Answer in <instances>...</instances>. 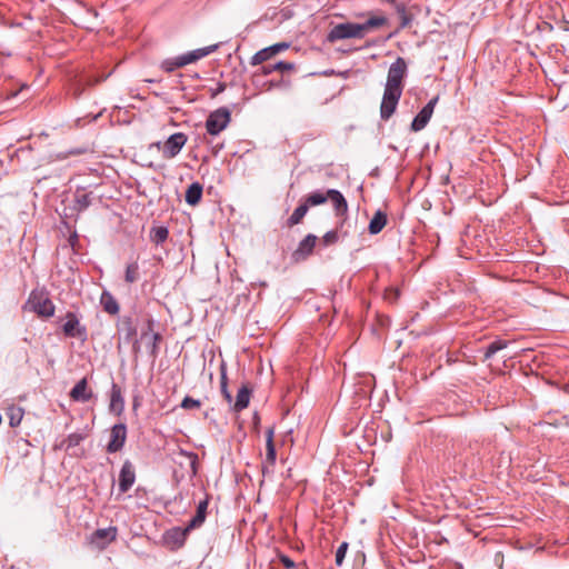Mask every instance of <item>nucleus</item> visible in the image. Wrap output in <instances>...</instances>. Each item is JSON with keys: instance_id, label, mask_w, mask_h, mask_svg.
<instances>
[{"instance_id": "obj_13", "label": "nucleus", "mask_w": 569, "mask_h": 569, "mask_svg": "<svg viewBox=\"0 0 569 569\" xmlns=\"http://www.w3.org/2000/svg\"><path fill=\"white\" fill-rule=\"evenodd\" d=\"M288 48H289V44L287 42H280V43H276L273 46L263 48L252 56L250 64L251 66L261 64L262 62L268 61L273 56L278 54L279 52H281Z\"/></svg>"}, {"instance_id": "obj_33", "label": "nucleus", "mask_w": 569, "mask_h": 569, "mask_svg": "<svg viewBox=\"0 0 569 569\" xmlns=\"http://www.w3.org/2000/svg\"><path fill=\"white\" fill-rule=\"evenodd\" d=\"M140 268L139 263L137 261H132L127 264L126 271H124V281L127 283H134L140 278Z\"/></svg>"}, {"instance_id": "obj_10", "label": "nucleus", "mask_w": 569, "mask_h": 569, "mask_svg": "<svg viewBox=\"0 0 569 569\" xmlns=\"http://www.w3.org/2000/svg\"><path fill=\"white\" fill-rule=\"evenodd\" d=\"M274 429L273 427L268 428L266 431V460L262 465V473L266 476L267 473H271L273 471V466L277 459L276 447L273 442Z\"/></svg>"}, {"instance_id": "obj_25", "label": "nucleus", "mask_w": 569, "mask_h": 569, "mask_svg": "<svg viewBox=\"0 0 569 569\" xmlns=\"http://www.w3.org/2000/svg\"><path fill=\"white\" fill-rule=\"evenodd\" d=\"M387 221H388V218L383 211H381V210L376 211V213L371 218L369 226H368L369 233L378 234L385 228V226L387 224Z\"/></svg>"}, {"instance_id": "obj_14", "label": "nucleus", "mask_w": 569, "mask_h": 569, "mask_svg": "<svg viewBox=\"0 0 569 569\" xmlns=\"http://www.w3.org/2000/svg\"><path fill=\"white\" fill-rule=\"evenodd\" d=\"M136 481L134 467L130 460H126L119 473V490L126 493L130 490Z\"/></svg>"}, {"instance_id": "obj_43", "label": "nucleus", "mask_w": 569, "mask_h": 569, "mask_svg": "<svg viewBox=\"0 0 569 569\" xmlns=\"http://www.w3.org/2000/svg\"><path fill=\"white\" fill-rule=\"evenodd\" d=\"M224 89H226V84L224 83H220L214 94L224 91Z\"/></svg>"}, {"instance_id": "obj_34", "label": "nucleus", "mask_w": 569, "mask_h": 569, "mask_svg": "<svg viewBox=\"0 0 569 569\" xmlns=\"http://www.w3.org/2000/svg\"><path fill=\"white\" fill-rule=\"evenodd\" d=\"M508 343H509L508 341L501 340V339H497V340L490 342L488 345V347L486 348L483 360H488V359L492 358L498 351L507 348Z\"/></svg>"}, {"instance_id": "obj_44", "label": "nucleus", "mask_w": 569, "mask_h": 569, "mask_svg": "<svg viewBox=\"0 0 569 569\" xmlns=\"http://www.w3.org/2000/svg\"><path fill=\"white\" fill-rule=\"evenodd\" d=\"M133 350H134V352H137V351L139 350L138 341H136V342L133 343Z\"/></svg>"}, {"instance_id": "obj_26", "label": "nucleus", "mask_w": 569, "mask_h": 569, "mask_svg": "<svg viewBox=\"0 0 569 569\" xmlns=\"http://www.w3.org/2000/svg\"><path fill=\"white\" fill-rule=\"evenodd\" d=\"M251 390L247 386H242L237 393L236 401L233 403V411L240 412L246 409L250 401Z\"/></svg>"}, {"instance_id": "obj_42", "label": "nucleus", "mask_w": 569, "mask_h": 569, "mask_svg": "<svg viewBox=\"0 0 569 569\" xmlns=\"http://www.w3.org/2000/svg\"><path fill=\"white\" fill-rule=\"evenodd\" d=\"M126 322L128 325L127 338L129 339L136 335V328L132 326V321L130 318H128Z\"/></svg>"}, {"instance_id": "obj_27", "label": "nucleus", "mask_w": 569, "mask_h": 569, "mask_svg": "<svg viewBox=\"0 0 569 569\" xmlns=\"http://www.w3.org/2000/svg\"><path fill=\"white\" fill-rule=\"evenodd\" d=\"M6 416L9 419V426L11 428L18 427L24 416V409L22 407L11 405L6 409Z\"/></svg>"}, {"instance_id": "obj_37", "label": "nucleus", "mask_w": 569, "mask_h": 569, "mask_svg": "<svg viewBox=\"0 0 569 569\" xmlns=\"http://www.w3.org/2000/svg\"><path fill=\"white\" fill-rule=\"evenodd\" d=\"M200 407H201V401L198 399H193L189 396H186L180 403V408H182L184 410L199 409Z\"/></svg>"}, {"instance_id": "obj_12", "label": "nucleus", "mask_w": 569, "mask_h": 569, "mask_svg": "<svg viewBox=\"0 0 569 569\" xmlns=\"http://www.w3.org/2000/svg\"><path fill=\"white\" fill-rule=\"evenodd\" d=\"M191 530L192 529H189V525H187L184 528L173 527L164 532L163 539L166 543L178 549L184 545L187 537Z\"/></svg>"}, {"instance_id": "obj_39", "label": "nucleus", "mask_w": 569, "mask_h": 569, "mask_svg": "<svg viewBox=\"0 0 569 569\" xmlns=\"http://www.w3.org/2000/svg\"><path fill=\"white\" fill-rule=\"evenodd\" d=\"M348 542L343 541L336 551V565L340 567L343 562V559L346 557L347 550H348Z\"/></svg>"}, {"instance_id": "obj_18", "label": "nucleus", "mask_w": 569, "mask_h": 569, "mask_svg": "<svg viewBox=\"0 0 569 569\" xmlns=\"http://www.w3.org/2000/svg\"><path fill=\"white\" fill-rule=\"evenodd\" d=\"M92 203V192H88L84 188H78L73 194L72 209L78 213L87 210Z\"/></svg>"}, {"instance_id": "obj_30", "label": "nucleus", "mask_w": 569, "mask_h": 569, "mask_svg": "<svg viewBox=\"0 0 569 569\" xmlns=\"http://www.w3.org/2000/svg\"><path fill=\"white\" fill-rule=\"evenodd\" d=\"M309 208L302 201L292 212V214L288 218L287 224L288 227H293L302 221L305 216L307 214Z\"/></svg>"}, {"instance_id": "obj_6", "label": "nucleus", "mask_w": 569, "mask_h": 569, "mask_svg": "<svg viewBox=\"0 0 569 569\" xmlns=\"http://www.w3.org/2000/svg\"><path fill=\"white\" fill-rule=\"evenodd\" d=\"M187 136L183 132H176L171 134L164 142L161 144V142L154 143V146L158 149H161L162 157L164 159H172L176 156H178L181 151V149L187 143Z\"/></svg>"}, {"instance_id": "obj_5", "label": "nucleus", "mask_w": 569, "mask_h": 569, "mask_svg": "<svg viewBox=\"0 0 569 569\" xmlns=\"http://www.w3.org/2000/svg\"><path fill=\"white\" fill-rule=\"evenodd\" d=\"M231 120V112L228 108L221 107L212 111L206 120L207 132L217 136L223 131Z\"/></svg>"}, {"instance_id": "obj_21", "label": "nucleus", "mask_w": 569, "mask_h": 569, "mask_svg": "<svg viewBox=\"0 0 569 569\" xmlns=\"http://www.w3.org/2000/svg\"><path fill=\"white\" fill-rule=\"evenodd\" d=\"M328 200L332 202L337 216H343L347 213L348 203L339 190L328 189Z\"/></svg>"}, {"instance_id": "obj_9", "label": "nucleus", "mask_w": 569, "mask_h": 569, "mask_svg": "<svg viewBox=\"0 0 569 569\" xmlns=\"http://www.w3.org/2000/svg\"><path fill=\"white\" fill-rule=\"evenodd\" d=\"M401 94L400 92L385 89L380 106V117L382 120H388L395 113Z\"/></svg>"}, {"instance_id": "obj_24", "label": "nucleus", "mask_w": 569, "mask_h": 569, "mask_svg": "<svg viewBox=\"0 0 569 569\" xmlns=\"http://www.w3.org/2000/svg\"><path fill=\"white\" fill-rule=\"evenodd\" d=\"M203 187L200 182H192L186 191V202L189 206H197L202 198Z\"/></svg>"}, {"instance_id": "obj_41", "label": "nucleus", "mask_w": 569, "mask_h": 569, "mask_svg": "<svg viewBox=\"0 0 569 569\" xmlns=\"http://www.w3.org/2000/svg\"><path fill=\"white\" fill-rule=\"evenodd\" d=\"M279 560L287 569H293L296 567L295 561L287 555H279Z\"/></svg>"}, {"instance_id": "obj_2", "label": "nucleus", "mask_w": 569, "mask_h": 569, "mask_svg": "<svg viewBox=\"0 0 569 569\" xmlns=\"http://www.w3.org/2000/svg\"><path fill=\"white\" fill-rule=\"evenodd\" d=\"M218 48V43L199 48L187 53L180 54L178 57L166 59L161 62L160 67L163 71L171 73L179 68L197 62L198 60L209 56L210 53L214 52Z\"/></svg>"}, {"instance_id": "obj_28", "label": "nucleus", "mask_w": 569, "mask_h": 569, "mask_svg": "<svg viewBox=\"0 0 569 569\" xmlns=\"http://www.w3.org/2000/svg\"><path fill=\"white\" fill-rule=\"evenodd\" d=\"M293 69H295V63L287 62V61H278L276 63L262 66L261 71H262V74L269 76L273 71H279V72L283 73V72L291 71Z\"/></svg>"}, {"instance_id": "obj_15", "label": "nucleus", "mask_w": 569, "mask_h": 569, "mask_svg": "<svg viewBox=\"0 0 569 569\" xmlns=\"http://www.w3.org/2000/svg\"><path fill=\"white\" fill-rule=\"evenodd\" d=\"M318 238L309 233L307 234L298 244V248L292 253V259L295 261L306 260L313 251L315 246L317 243Z\"/></svg>"}, {"instance_id": "obj_3", "label": "nucleus", "mask_w": 569, "mask_h": 569, "mask_svg": "<svg viewBox=\"0 0 569 569\" xmlns=\"http://www.w3.org/2000/svg\"><path fill=\"white\" fill-rule=\"evenodd\" d=\"M407 71L408 67L406 60L402 57H398L389 67L385 89L402 93L403 79L407 76Z\"/></svg>"}, {"instance_id": "obj_36", "label": "nucleus", "mask_w": 569, "mask_h": 569, "mask_svg": "<svg viewBox=\"0 0 569 569\" xmlns=\"http://www.w3.org/2000/svg\"><path fill=\"white\" fill-rule=\"evenodd\" d=\"M397 12L400 16L401 22L400 28L403 29L411 23V16L407 13L406 7L402 3L397 4Z\"/></svg>"}, {"instance_id": "obj_16", "label": "nucleus", "mask_w": 569, "mask_h": 569, "mask_svg": "<svg viewBox=\"0 0 569 569\" xmlns=\"http://www.w3.org/2000/svg\"><path fill=\"white\" fill-rule=\"evenodd\" d=\"M69 396L73 401L88 402L93 397V393L88 389L87 378L79 380L70 390Z\"/></svg>"}, {"instance_id": "obj_29", "label": "nucleus", "mask_w": 569, "mask_h": 569, "mask_svg": "<svg viewBox=\"0 0 569 569\" xmlns=\"http://www.w3.org/2000/svg\"><path fill=\"white\" fill-rule=\"evenodd\" d=\"M308 208L323 204L328 201V190L326 192L316 190L307 194L302 200Z\"/></svg>"}, {"instance_id": "obj_8", "label": "nucleus", "mask_w": 569, "mask_h": 569, "mask_svg": "<svg viewBox=\"0 0 569 569\" xmlns=\"http://www.w3.org/2000/svg\"><path fill=\"white\" fill-rule=\"evenodd\" d=\"M127 440V426L122 422L111 428L110 441L107 445V452L114 453L120 451Z\"/></svg>"}, {"instance_id": "obj_32", "label": "nucleus", "mask_w": 569, "mask_h": 569, "mask_svg": "<svg viewBox=\"0 0 569 569\" xmlns=\"http://www.w3.org/2000/svg\"><path fill=\"white\" fill-rule=\"evenodd\" d=\"M169 237V229L164 226L153 227L150 230V240L156 244H161L167 241Z\"/></svg>"}, {"instance_id": "obj_23", "label": "nucleus", "mask_w": 569, "mask_h": 569, "mask_svg": "<svg viewBox=\"0 0 569 569\" xmlns=\"http://www.w3.org/2000/svg\"><path fill=\"white\" fill-rule=\"evenodd\" d=\"M100 305H101L103 311L109 315L114 316V315L119 313L120 306H119L117 299L112 296L111 292H109L107 290H104L101 293Z\"/></svg>"}, {"instance_id": "obj_4", "label": "nucleus", "mask_w": 569, "mask_h": 569, "mask_svg": "<svg viewBox=\"0 0 569 569\" xmlns=\"http://www.w3.org/2000/svg\"><path fill=\"white\" fill-rule=\"evenodd\" d=\"M28 305L40 317L50 318L54 315L56 307L43 291L33 290L28 299Z\"/></svg>"}, {"instance_id": "obj_11", "label": "nucleus", "mask_w": 569, "mask_h": 569, "mask_svg": "<svg viewBox=\"0 0 569 569\" xmlns=\"http://www.w3.org/2000/svg\"><path fill=\"white\" fill-rule=\"evenodd\" d=\"M438 100H439L438 97L432 98L418 112V114L413 118V120L411 122V130L412 131L418 132V131L422 130L428 124V122L430 121V119L432 117V113H433V110H435V107H436Z\"/></svg>"}, {"instance_id": "obj_20", "label": "nucleus", "mask_w": 569, "mask_h": 569, "mask_svg": "<svg viewBox=\"0 0 569 569\" xmlns=\"http://www.w3.org/2000/svg\"><path fill=\"white\" fill-rule=\"evenodd\" d=\"M209 506V497L206 496L203 500H200L197 506L196 515L191 518V520L188 522L189 529H197L200 528L207 517V509Z\"/></svg>"}, {"instance_id": "obj_22", "label": "nucleus", "mask_w": 569, "mask_h": 569, "mask_svg": "<svg viewBox=\"0 0 569 569\" xmlns=\"http://www.w3.org/2000/svg\"><path fill=\"white\" fill-rule=\"evenodd\" d=\"M118 529L117 527L110 526L108 528L97 529L92 533V541L102 540L101 548H104L108 543L117 539Z\"/></svg>"}, {"instance_id": "obj_1", "label": "nucleus", "mask_w": 569, "mask_h": 569, "mask_svg": "<svg viewBox=\"0 0 569 569\" xmlns=\"http://www.w3.org/2000/svg\"><path fill=\"white\" fill-rule=\"evenodd\" d=\"M388 20L383 16H371L362 23L345 22L336 24L329 31L327 40L336 42L343 39H362L373 29L387 24Z\"/></svg>"}, {"instance_id": "obj_38", "label": "nucleus", "mask_w": 569, "mask_h": 569, "mask_svg": "<svg viewBox=\"0 0 569 569\" xmlns=\"http://www.w3.org/2000/svg\"><path fill=\"white\" fill-rule=\"evenodd\" d=\"M321 240H322L323 246H326V247L337 243L339 240L338 231L330 230V231L326 232Z\"/></svg>"}, {"instance_id": "obj_40", "label": "nucleus", "mask_w": 569, "mask_h": 569, "mask_svg": "<svg viewBox=\"0 0 569 569\" xmlns=\"http://www.w3.org/2000/svg\"><path fill=\"white\" fill-rule=\"evenodd\" d=\"M111 73H112V71H110L103 76H89L84 79V84L88 87L96 86V84L104 81Z\"/></svg>"}, {"instance_id": "obj_17", "label": "nucleus", "mask_w": 569, "mask_h": 569, "mask_svg": "<svg viewBox=\"0 0 569 569\" xmlns=\"http://www.w3.org/2000/svg\"><path fill=\"white\" fill-rule=\"evenodd\" d=\"M109 410L117 416H120L124 410L122 391L116 382H112L111 385Z\"/></svg>"}, {"instance_id": "obj_35", "label": "nucleus", "mask_w": 569, "mask_h": 569, "mask_svg": "<svg viewBox=\"0 0 569 569\" xmlns=\"http://www.w3.org/2000/svg\"><path fill=\"white\" fill-rule=\"evenodd\" d=\"M84 439V436L82 433L73 432L70 433L64 440L63 445H66L67 449L73 448L79 446Z\"/></svg>"}, {"instance_id": "obj_19", "label": "nucleus", "mask_w": 569, "mask_h": 569, "mask_svg": "<svg viewBox=\"0 0 569 569\" xmlns=\"http://www.w3.org/2000/svg\"><path fill=\"white\" fill-rule=\"evenodd\" d=\"M151 333L150 342H149V351L152 358H156L159 352V343L161 341V335L159 332H153V320H148L147 330L141 333V338L144 339Z\"/></svg>"}, {"instance_id": "obj_31", "label": "nucleus", "mask_w": 569, "mask_h": 569, "mask_svg": "<svg viewBox=\"0 0 569 569\" xmlns=\"http://www.w3.org/2000/svg\"><path fill=\"white\" fill-rule=\"evenodd\" d=\"M220 390L227 402L231 403L232 396L228 389L227 366L224 362L220 365Z\"/></svg>"}, {"instance_id": "obj_7", "label": "nucleus", "mask_w": 569, "mask_h": 569, "mask_svg": "<svg viewBox=\"0 0 569 569\" xmlns=\"http://www.w3.org/2000/svg\"><path fill=\"white\" fill-rule=\"evenodd\" d=\"M62 331L66 337L78 338L81 341H86L88 338L87 328L80 323L78 316L72 311L66 313Z\"/></svg>"}]
</instances>
